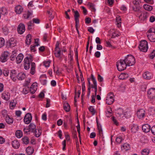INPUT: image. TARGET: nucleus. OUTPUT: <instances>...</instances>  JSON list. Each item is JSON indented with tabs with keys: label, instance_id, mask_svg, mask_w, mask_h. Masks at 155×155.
I'll return each mask as SVG.
<instances>
[{
	"label": "nucleus",
	"instance_id": "obj_1",
	"mask_svg": "<svg viewBox=\"0 0 155 155\" xmlns=\"http://www.w3.org/2000/svg\"><path fill=\"white\" fill-rule=\"evenodd\" d=\"M33 57L31 55H30L29 57L25 58L24 60V67L25 70H28L30 66V63H31V68L30 73L33 75L35 72L36 65L34 62H32Z\"/></svg>",
	"mask_w": 155,
	"mask_h": 155
},
{
	"label": "nucleus",
	"instance_id": "obj_2",
	"mask_svg": "<svg viewBox=\"0 0 155 155\" xmlns=\"http://www.w3.org/2000/svg\"><path fill=\"white\" fill-rule=\"evenodd\" d=\"M128 66H130L134 65L135 63L134 57L131 55L128 54L125 57L124 59Z\"/></svg>",
	"mask_w": 155,
	"mask_h": 155
},
{
	"label": "nucleus",
	"instance_id": "obj_3",
	"mask_svg": "<svg viewBox=\"0 0 155 155\" xmlns=\"http://www.w3.org/2000/svg\"><path fill=\"white\" fill-rule=\"evenodd\" d=\"M141 51L146 52L148 49V42L145 40L141 41L138 47Z\"/></svg>",
	"mask_w": 155,
	"mask_h": 155
},
{
	"label": "nucleus",
	"instance_id": "obj_4",
	"mask_svg": "<svg viewBox=\"0 0 155 155\" xmlns=\"http://www.w3.org/2000/svg\"><path fill=\"white\" fill-rule=\"evenodd\" d=\"M128 66L125 62L124 60H120V64L117 63L116 66L118 70L119 71H122L124 70Z\"/></svg>",
	"mask_w": 155,
	"mask_h": 155
},
{
	"label": "nucleus",
	"instance_id": "obj_5",
	"mask_svg": "<svg viewBox=\"0 0 155 155\" xmlns=\"http://www.w3.org/2000/svg\"><path fill=\"white\" fill-rule=\"evenodd\" d=\"M114 95L113 93L110 92L107 94L106 98V103L109 105L112 104L114 101Z\"/></svg>",
	"mask_w": 155,
	"mask_h": 155
},
{
	"label": "nucleus",
	"instance_id": "obj_6",
	"mask_svg": "<svg viewBox=\"0 0 155 155\" xmlns=\"http://www.w3.org/2000/svg\"><path fill=\"white\" fill-rule=\"evenodd\" d=\"M59 43L58 41H57L55 45V47L54 49L55 52L54 54L55 56L60 59L61 58V51L60 48H59Z\"/></svg>",
	"mask_w": 155,
	"mask_h": 155
},
{
	"label": "nucleus",
	"instance_id": "obj_7",
	"mask_svg": "<svg viewBox=\"0 0 155 155\" xmlns=\"http://www.w3.org/2000/svg\"><path fill=\"white\" fill-rule=\"evenodd\" d=\"M32 119L31 114L28 113L24 117V121L26 124H29L31 122Z\"/></svg>",
	"mask_w": 155,
	"mask_h": 155
},
{
	"label": "nucleus",
	"instance_id": "obj_8",
	"mask_svg": "<svg viewBox=\"0 0 155 155\" xmlns=\"http://www.w3.org/2000/svg\"><path fill=\"white\" fill-rule=\"evenodd\" d=\"M147 94L148 97L150 99L155 98V88H152L149 89L147 91Z\"/></svg>",
	"mask_w": 155,
	"mask_h": 155
},
{
	"label": "nucleus",
	"instance_id": "obj_9",
	"mask_svg": "<svg viewBox=\"0 0 155 155\" xmlns=\"http://www.w3.org/2000/svg\"><path fill=\"white\" fill-rule=\"evenodd\" d=\"M25 25L23 23H20L18 26L17 31L18 34H22L25 31Z\"/></svg>",
	"mask_w": 155,
	"mask_h": 155
},
{
	"label": "nucleus",
	"instance_id": "obj_10",
	"mask_svg": "<svg viewBox=\"0 0 155 155\" xmlns=\"http://www.w3.org/2000/svg\"><path fill=\"white\" fill-rule=\"evenodd\" d=\"M145 112L143 109H140L137 112V115L140 119L143 118L145 115Z\"/></svg>",
	"mask_w": 155,
	"mask_h": 155
},
{
	"label": "nucleus",
	"instance_id": "obj_11",
	"mask_svg": "<svg viewBox=\"0 0 155 155\" xmlns=\"http://www.w3.org/2000/svg\"><path fill=\"white\" fill-rule=\"evenodd\" d=\"M10 77L12 80L15 82L16 81L17 72L15 70H12L10 73Z\"/></svg>",
	"mask_w": 155,
	"mask_h": 155
},
{
	"label": "nucleus",
	"instance_id": "obj_12",
	"mask_svg": "<svg viewBox=\"0 0 155 155\" xmlns=\"http://www.w3.org/2000/svg\"><path fill=\"white\" fill-rule=\"evenodd\" d=\"M16 43L14 38H12L7 42V45L8 47L12 48L16 45Z\"/></svg>",
	"mask_w": 155,
	"mask_h": 155
},
{
	"label": "nucleus",
	"instance_id": "obj_13",
	"mask_svg": "<svg viewBox=\"0 0 155 155\" xmlns=\"http://www.w3.org/2000/svg\"><path fill=\"white\" fill-rule=\"evenodd\" d=\"M91 79L93 81L94 85L92 84L91 85V87L92 88H97V82L93 74L91 75Z\"/></svg>",
	"mask_w": 155,
	"mask_h": 155
},
{
	"label": "nucleus",
	"instance_id": "obj_14",
	"mask_svg": "<svg viewBox=\"0 0 155 155\" xmlns=\"http://www.w3.org/2000/svg\"><path fill=\"white\" fill-rule=\"evenodd\" d=\"M150 127L148 124H146L143 125L142 129L143 131L145 133H147L150 131Z\"/></svg>",
	"mask_w": 155,
	"mask_h": 155
},
{
	"label": "nucleus",
	"instance_id": "obj_15",
	"mask_svg": "<svg viewBox=\"0 0 155 155\" xmlns=\"http://www.w3.org/2000/svg\"><path fill=\"white\" fill-rule=\"evenodd\" d=\"M23 57V55L22 54H19L16 57V61L17 63H20L22 60Z\"/></svg>",
	"mask_w": 155,
	"mask_h": 155
},
{
	"label": "nucleus",
	"instance_id": "obj_16",
	"mask_svg": "<svg viewBox=\"0 0 155 155\" xmlns=\"http://www.w3.org/2000/svg\"><path fill=\"white\" fill-rule=\"evenodd\" d=\"M152 74L150 72L147 71L145 72L143 74V77L147 79H149L151 78Z\"/></svg>",
	"mask_w": 155,
	"mask_h": 155
},
{
	"label": "nucleus",
	"instance_id": "obj_17",
	"mask_svg": "<svg viewBox=\"0 0 155 155\" xmlns=\"http://www.w3.org/2000/svg\"><path fill=\"white\" fill-rule=\"evenodd\" d=\"M2 98L8 101L10 98V94L8 92H4L2 94Z\"/></svg>",
	"mask_w": 155,
	"mask_h": 155
},
{
	"label": "nucleus",
	"instance_id": "obj_18",
	"mask_svg": "<svg viewBox=\"0 0 155 155\" xmlns=\"http://www.w3.org/2000/svg\"><path fill=\"white\" fill-rule=\"evenodd\" d=\"M12 144L13 147L15 149H18L20 146L19 143L18 141L16 140H14L12 142Z\"/></svg>",
	"mask_w": 155,
	"mask_h": 155
},
{
	"label": "nucleus",
	"instance_id": "obj_19",
	"mask_svg": "<svg viewBox=\"0 0 155 155\" xmlns=\"http://www.w3.org/2000/svg\"><path fill=\"white\" fill-rule=\"evenodd\" d=\"M25 77L26 75L25 74L20 72L18 74L17 78L19 80H22L25 78Z\"/></svg>",
	"mask_w": 155,
	"mask_h": 155
},
{
	"label": "nucleus",
	"instance_id": "obj_20",
	"mask_svg": "<svg viewBox=\"0 0 155 155\" xmlns=\"http://www.w3.org/2000/svg\"><path fill=\"white\" fill-rule=\"evenodd\" d=\"M23 9L22 7L20 5H18L15 8V11L16 13L20 14L23 11Z\"/></svg>",
	"mask_w": 155,
	"mask_h": 155
},
{
	"label": "nucleus",
	"instance_id": "obj_21",
	"mask_svg": "<svg viewBox=\"0 0 155 155\" xmlns=\"http://www.w3.org/2000/svg\"><path fill=\"white\" fill-rule=\"evenodd\" d=\"M97 123V126L98 129L99 131V134L100 136H101L103 135V131L102 130L101 125L100 124H99L97 119L96 120Z\"/></svg>",
	"mask_w": 155,
	"mask_h": 155
},
{
	"label": "nucleus",
	"instance_id": "obj_22",
	"mask_svg": "<svg viewBox=\"0 0 155 155\" xmlns=\"http://www.w3.org/2000/svg\"><path fill=\"white\" fill-rule=\"evenodd\" d=\"M63 107L64 110L67 112H69L70 109V106L69 104L67 102H65L63 105Z\"/></svg>",
	"mask_w": 155,
	"mask_h": 155
},
{
	"label": "nucleus",
	"instance_id": "obj_23",
	"mask_svg": "<svg viewBox=\"0 0 155 155\" xmlns=\"http://www.w3.org/2000/svg\"><path fill=\"white\" fill-rule=\"evenodd\" d=\"M31 35L30 34H28L27 35L26 39L25 40V43L27 45H29L31 42Z\"/></svg>",
	"mask_w": 155,
	"mask_h": 155
},
{
	"label": "nucleus",
	"instance_id": "obj_24",
	"mask_svg": "<svg viewBox=\"0 0 155 155\" xmlns=\"http://www.w3.org/2000/svg\"><path fill=\"white\" fill-rule=\"evenodd\" d=\"M5 120L7 123L10 124H12L13 122V118L10 117L8 115L6 117Z\"/></svg>",
	"mask_w": 155,
	"mask_h": 155
},
{
	"label": "nucleus",
	"instance_id": "obj_25",
	"mask_svg": "<svg viewBox=\"0 0 155 155\" xmlns=\"http://www.w3.org/2000/svg\"><path fill=\"white\" fill-rule=\"evenodd\" d=\"M130 148V145L128 144L125 143L121 146V149L122 150H129Z\"/></svg>",
	"mask_w": 155,
	"mask_h": 155
},
{
	"label": "nucleus",
	"instance_id": "obj_26",
	"mask_svg": "<svg viewBox=\"0 0 155 155\" xmlns=\"http://www.w3.org/2000/svg\"><path fill=\"white\" fill-rule=\"evenodd\" d=\"M28 128L32 132L35 131L36 126L33 123H31L28 126Z\"/></svg>",
	"mask_w": 155,
	"mask_h": 155
},
{
	"label": "nucleus",
	"instance_id": "obj_27",
	"mask_svg": "<svg viewBox=\"0 0 155 155\" xmlns=\"http://www.w3.org/2000/svg\"><path fill=\"white\" fill-rule=\"evenodd\" d=\"M131 130L132 132L135 133L139 129L138 126L137 124H133Z\"/></svg>",
	"mask_w": 155,
	"mask_h": 155
},
{
	"label": "nucleus",
	"instance_id": "obj_28",
	"mask_svg": "<svg viewBox=\"0 0 155 155\" xmlns=\"http://www.w3.org/2000/svg\"><path fill=\"white\" fill-rule=\"evenodd\" d=\"M17 102L16 100L12 101L10 103V108L11 109H13L16 106Z\"/></svg>",
	"mask_w": 155,
	"mask_h": 155
},
{
	"label": "nucleus",
	"instance_id": "obj_29",
	"mask_svg": "<svg viewBox=\"0 0 155 155\" xmlns=\"http://www.w3.org/2000/svg\"><path fill=\"white\" fill-rule=\"evenodd\" d=\"M26 152L28 154L31 155L33 153L34 149L32 147H29L26 149Z\"/></svg>",
	"mask_w": 155,
	"mask_h": 155
},
{
	"label": "nucleus",
	"instance_id": "obj_30",
	"mask_svg": "<svg viewBox=\"0 0 155 155\" xmlns=\"http://www.w3.org/2000/svg\"><path fill=\"white\" fill-rule=\"evenodd\" d=\"M144 8L148 11H150L153 9V7L152 6L147 4H145L143 5Z\"/></svg>",
	"mask_w": 155,
	"mask_h": 155
},
{
	"label": "nucleus",
	"instance_id": "obj_31",
	"mask_svg": "<svg viewBox=\"0 0 155 155\" xmlns=\"http://www.w3.org/2000/svg\"><path fill=\"white\" fill-rule=\"evenodd\" d=\"M148 39L151 42H155V35H147Z\"/></svg>",
	"mask_w": 155,
	"mask_h": 155
},
{
	"label": "nucleus",
	"instance_id": "obj_32",
	"mask_svg": "<svg viewBox=\"0 0 155 155\" xmlns=\"http://www.w3.org/2000/svg\"><path fill=\"white\" fill-rule=\"evenodd\" d=\"M141 7L140 5H134L132 7L133 10L136 12H139L140 11Z\"/></svg>",
	"mask_w": 155,
	"mask_h": 155
},
{
	"label": "nucleus",
	"instance_id": "obj_33",
	"mask_svg": "<svg viewBox=\"0 0 155 155\" xmlns=\"http://www.w3.org/2000/svg\"><path fill=\"white\" fill-rule=\"evenodd\" d=\"M87 5L91 9V11L93 12H95L96 11V9L94 7V4L91 3H88Z\"/></svg>",
	"mask_w": 155,
	"mask_h": 155
},
{
	"label": "nucleus",
	"instance_id": "obj_34",
	"mask_svg": "<svg viewBox=\"0 0 155 155\" xmlns=\"http://www.w3.org/2000/svg\"><path fill=\"white\" fill-rule=\"evenodd\" d=\"M32 15V12L28 11L26 13L24 14V16L25 18L28 19L30 16Z\"/></svg>",
	"mask_w": 155,
	"mask_h": 155
},
{
	"label": "nucleus",
	"instance_id": "obj_35",
	"mask_svg": "<svg viewBox=\"0 0 155 155\" xmlns=\"http://www.w3.org/2000/svg\"><path fill=\"white\" fill-rule=\"evenodd\" d=\"M124 139V138L121 136H118L116 138V141L118 143H120Z\"/></svg>",
	"mask_w": 155,
	"mask_h": 155
},
{
	"label": "nucleus",
	"instance_id": "obj_36",
	"mask_svg": "<svg viewBox=\"0 0 155 155\" xmlns=\"http://www.w3.org/2000/svg\"><path fill=\"white\" fill-rule=\"evenodd\" d=\"M74 17L75 21H79L78 18L80 16V15L78 12V11H74Z\"/></svg>",
	"mask_w": 155,
	"mask_h": 155
},
{
	"label": "nucleus",
	"instance_id": "obj_37",
	"mask_svg": "<svg viewBox=\"0 0 155 155\" xmlns=\"http://www.w3.org/2000/svg\"><path fill=\"white\" fill-rule=\"evenodd\" d=\"M34 133L35 134V136H41V130L40 129H38V130H35Z\"/></svg>",
	"mask_w": 155,
	"mask_h": 155
},
{
	"label": "nucleus",
	"instance_id": "obj_38",
	"mask_svg": "<svg viewBox=\"0 0 155 155\" xmlns=\"http://www.w3.org/2000/svg\"><path fill=\"white\" fill-rule=\"evenodd\" d=\"M23 142L25 144H28L29 143V139L26 136H25L22 139Z\"/></svg>",
	"mask_w": 155,
	"mask_h": 155
},
{
	"label": "nucleus",
	"instance_id": "obj_39",
	"mask_svg": "<svg viewBox=\"0 0 155 155\" xmlns=\"http://www.w3.org/2000/svg\"><path fill=\"white\" fill-rule=\"evenodd\" d=\"M88 110L93 115H94L96 113V110L92 106H90L88 108Z\"/></svg>",
	"mask_w": 155,
	"mask_h": 155
},
{
	"label": "nucleus",
	"instance_id": "obj_40",
	"mask_svg": "<svg viewBox=\"0 0 155 155\" xmlns=\"http://www.w3.org/2000/svg\"><path fill=\"white\" fill-rule=\"evenodd\" d=\"M16 56V53L15 51H12V54L10 57L11 60L12 61L15 60Z\"/></svg>",
	"mask_w": 155,
	"mask_h": 155
},
{
	"label": "nucleus",
	"instance_id": "obj_41",
	"mask_svg": "<svg viewBox=\"0 0 155 155\" xmlns=\"http://www.w3.org/2000/svg\"><path fill=\"white\" fill-rule=\"evenodd\" d=\"M43 77H46L45 76H42L40 78V81L41 83L43 85L46 84L47 83V80L46 79H42Z\"/></svg>",
	"mask_w": 155,
	"mask_h": 155
},
{
	"label": "nucleus",
	"instance_id": "obj_42",
	"mask_svg": "<svg viewBox=\"0 0 155 155\" xmlns=\"http://www.w3.org/2000/svg\"><path fill=\"white\" fill-rule=\"evenodd\" d=\"M149 153V150L147 149H145L142 152V155H148Z\"/></svg>",
	"mask_w": 155,
	"mask_h": 155
},
{
	"label": "nucleus",
	"instance_id": "obj_43",
	"mask_svg": "<svg viewBox=\"0 0 155 155\" xmlns=\"http://www.w3.org/2000/svg\"><path fill=\"white\" fill-rule=\"evenodd\" d=\"M5 43L4 39L2 38H0V48L3 47Z\"/></svg>",
	"mask_w": 155,
	"mask_h": 155
},
{
	"label": "nucleus",
	"instance_id": "obj_44",
	"mask_svg": "<svg viewBox=\"0 0 155 155\" xmlns=\"http://www.w3.org/2000/svg\"><path fill=\"white\" fill-rule=\"evenodd\" d=\"M35 43H37L36 45H31L30 46L31 48V51L35 52V49L34 48L36 47V46H38L39 45V44L38 43V42H37L36 41H35Z\"/></svg>",
	"mask_w": 155,
	"mask_h": 155
},
{
	"label": "nucleus",
	"instance_id": "obj_45",
	"mask_svg": "<svg viewBox=\"0 0 155 155\" xmlns=\"http://www.w3.org/2000/svg\"><path fill=\"white\" fill-rule=\"evenodd\" d=\"M15 136H23L22 132L20 130H18L15 133Z\"/></svg>",
	"mask_w": 155,
	"mask_h": 155
},
{
	"label": "nucleus",
	"instance_id": "obj_46",
	"mask_svg": "<svg viewBox=\"0 0 155 155\" xmlns=\"http://www.w3.org/2000/svg\"><path fill=\"white\" fill-rule=\"evenodd\" d=\"M148 111L149 112L151 113L150 114L153 115L155 113V109L154 107H150Z\"/></svg>",
	"mask_w": 155,
	"mask_h": 155
},
{
	"label": "nucleus",
	"instance_id": "obj_47",
	"mask_svg": "<svg viewBox=\"0 0 155 155\" xmlns=\"http://www.w3.org/2000/svg\"><path fill=\"white\" fill-rule=\"evenodd\" d=\"M143 21L146 20L147 18L149 16V14L147 12H145L143 14Z\"/></svg>",
	"mask_w": 155,
	"mask_h": 155
},
{
	"label": "nucleus",
	"instance_id": "obj_48",
	"mask_svg": "<svg viewBox=\"0 0 155 155\" xmlns=\"http://www.w3.org/2000/svg\"><path fill=\"white\" fill-rule=\"evenodd\" d=\"M110 110L107 111L106 112V115L107 117H110L112 115L111 112L112 111V110H111V109L110 108Z\"/></svg>",
	"mask_w": 155,
	"mask_h": 155
},
{
	"label": "nucleus",
	"instance_id": "obj_49",
	"mask_svg": "<svg viewBox=\"0 0 155 155\" xmlns=\"http://www.w3.org/2000/svg\"><path fill=\"white\" fill-rule=\"evenodd\" d=\"M3 73L5 76H8L9 73L8 70L7 69H5L3 71Z\"/></svg>",
	"mask_w": 155,
	"mask_h": 155
},
{
	"label": "nucleus",
	"instance_id": "obj_50",
	"mask_svg": "<svg viewBox=\"0 0 155 155\" xmlns=\"http://www.w3.org/2000/svg\"><path fill=\"white\" fill-rule=\"evenodd\" d=\"M47 12L48 14L49 15V20H51L52 19L54 18V16L53 15V14H52V12H51L50 11H47Z\"/></svg>",
	"mask_w": 155,
	"mask_h": 155
},
{
	"label": "nucleus",
	"instance_id": "obj_51",
	"mask_svg": "<svg viewBox=\"0 0 155 155\" xmlns=\"http://www.w3.org/2000/svg\"><path fill=\"white\" fill-rule=\"evenodd\" d=\"M122 76H124V77L123 78H120V79H125V78H128L129 77V76L128 74H127V73H123V74H121L120 75V77H122Z\"/></svg>",
	"mask_w": 155,
	"mask_h": 155
},
{
	"label": "nucleus",
	"instance_id": "obj_52",
	"mask_svg": "<svg viewBox=\"0 0 155 155\" xmlns=\"http://www.w3.org/2000/svg\"><path fill=\"white\" fill-rule=\"evenodd\" d=\"M155 56V50L153 51L151 53L149 57L151 59H153Z\"/></svg>",
	"mask_w": 155,
	"mask_h": 155
},
{
	"label": "nucleus",
	"instance_id": "obj_53",
	"mask_svg": "<svg viewBox=\"0 0 155 155\" xmlns=\"http://www.w3.org/2000/svg\"><path fill=\"white\" fill-rule=\"evenodd\" d=\"M34 84H32L30 89V92L32 94H34L36 91L33 88Z\"/></svg>",
	"mask_w": 155,
	"mask_h": 155
},
{
	"label": "nucleus",
	"instance_id": "obj_54",
	"mask_svg": "<svg viewBox=\"0 0 155 155\" xmlns=\"http://www.w3.org/2000/svg\"><path fill=\"white\" fill-rule=\"evenodd\" d=\"M123 114V110L122 109H119L117 111V114L120 117Z\"/></svg>",
	"mask_w": 155,
	"mask_h": 155
},
{
	"label": "nucleus",
	"instance_id": "obj_55",
	"mask_svg": "<svg viewBox=\"0 0 155 155\" xmlns=\"http://www.w3.org/2000/svg\"><path fill=\"white\" fill-rule=\"evenodd\" d=\"M121 18L120 16L117 17L116 18V21L117 22L118 24L121 23Z\"/></svg>",
	"mask_w": 155,
	"mask_h": 155
},
{
	"label": "nucleus",
	"instance_id": "obj_56",
	"mask_svg": "<svg viewBox=\"0 0 155 155\" xmlns=\"http://www.w3.org/2000/svg\"><path fill=\"white\" fill-rule=\"evenodd\" d=\"M31 131L28 128H25L24 129V131L25 134H29L30 133V131Z\"/></svg>",
	"mask_w": 155,
	"mask_h": 155
},
{
	"label": "nucleus",
	"instance_id": "obj_57",
	"mask_svg": "<svg viewBox=\"0 0 155 155\" xmlns=\"http://www.w3.org/2000/svg\"><path fill=\"white\" fill-rule=\"evenodd\" d=\"M33 22L36 24H39L40 23V20L37 18H34L32 19Z\"/></svg>",
	"mask_w": 155,
	"mask_h": 155
},
{
	"label": "nucleus",
	"instance_id": "obj_58",
	"mask_svg": "<svg viewBox=\"0 0 155 155\" xmlns=\"http://www.w3.org/2000/svg\"><path fill=\"white\" fill-rule=\"evenodd\" d=\"M50 100L49 99H47L46 100V107L47 108L50 106Z\"/></svg>",
	"mask_w": 155,
	"mask_h": 155
},
{
	"label": "nucleus",
	"instance_id": "obj_59",
	"mask_svg": "<svg viewBox=\"0 0 155 155\" xmlns=\"http://www.w3.org/2000/svg\"><path fill=\"white\" fill-rule=\"evenodd\" d=\"M111 119L114 124L117 125H118L119 124L118 122H117V120L115 119V118L114 117H111Z\"/></svg>",
	"mask_w": 155,
	"mask_h": 155
},
{
	"label": "nucleus",
	"instance_id": "obj_60",
	"mask_svg": "<svg viewBox=\"0 0 155 155\" xmlns=\"http://www.w3.org/2000/svg\"><path fill=\"white\" fill-rule=\"evenodd\" d=\"M97 79L100 82L103 81L104 80L103 77L99 74L98 75Z\"/></svg>",
	"mask_w": 155,
	"mask_h": 155
},
{
	"label": "nucleus",
	"instance_id": "obj_61",
	"mask_svg": "<svg viewBox=\"0 0 155 155\" xmlns=\"http://www.w3.org/2000/svg\"><path fill=\"white\" fill-rule=\"evenodd\" d=\"M7 58L5 56L2 55L0 57L1 61L2 62H4L7 61Z\"/></svg>",
	"mask_w": 155,
	"mask_h": 155
},
{
	"label": "nucleus",
	"instance_id": "obj_62",
	"mask_svg": "<svg viewBox=\"0 0 155 155\" xmlns=\"http://www.w3.org/2000/svg\"><path fill=\"white\" fill-rule=\"evenodd\" d=\"M50 62L49 61H46L44 62V64L46 67H48L49 66Z\"/></svg>",
	"mask_w": 155,
	"mask_h": 155
},
{
	"label": "nucleus",
	"instance_id": "obj_63",
	"mask_svg": "<svg viewBox=\"0 0 155 155\" xmlns=\"http://www.w3.org/2000/svg\"><path fill=\"white\" fill-rule=\"evenodd\" d=\"M32 23L31 21H30L27 23V25L28 26V30H30L31 29V27L32 26Z\"/></svg>",
	"mask_w": 155,
	"mask_h": 155
},
{
	"label": "nucleus",
	"instance_id": "obj_64",
	"mask_svg": "<svg viewBox=\"0 0 155 155\" xmlns=\"http://www.w3.org/2000/svg\"><path fill=\"white\" fill-rule=\"evenodd\" d=\"M151 130L153 134L155 135V126H153L151 127Z\"/></svg>",
	"mask_w": 155,
	"mask_h": 155
}]
</instances>
